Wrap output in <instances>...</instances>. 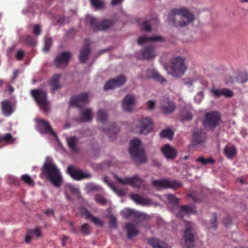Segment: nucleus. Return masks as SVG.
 <instances>
[{
	"label": "nucleus",
	"mask_w": 248,
	"mask_h": 248,
	"mask_svg": "<svg viewBox=\"0 0 248 248\" xmlns=\"http://www.w3.org/2000/svg\"><path fill=\"white\" fill-rule=\"evenodd\" d=\"M92 110L90 108L81 109L80 115L82 122H90L92 120Z\"/></svg>",
	"instance_id": "31"
},
{
	"label": "nucleus",
	"mask_w": 248,
	"mask_h": 248,
	"mask_svg": "<svg viewBox=\"0 0 248 248\" xmlns=\"http://www.w3.org/2000/svg\"><path fill=\"white\" fill-rule=\"evenodd\" d=\"M115 180L120 184L123 185H130L134 187H139L142 184L143 180L138 177L137 175L132 177L122 178L118 176H115Z\"/></svg>",
	"instance_id": "11"
},
{
	"label": "nucleus",
	"mask_w": 248,
	"mask_h": 248,
	"mask_svg": "<svg viewBox=\"0 0 248 248\" xmlns=\"http://www.w3.org/2000/svg\"><path fill=\"white\" fill-rule=\"evenodd\" d=\"M65 193H67V192H70L76 196H78L79 194V190L78 188L76 187L75 186L68 184L65 186ZM66 197L68 199H70L69 196L66 194Z\"/></svg>",
	"instance_id": "35"
},
{
	"label": "nucleus",
	"mask_w": 248,
	"mask_h": 248,
	"mask_svg": "<svg viewBox=\"0 0 248 248\" xmlns=\"http://www.w3.org/2000/svg\"><path fill=\"white\" fill-rule=\"evenodd\" d=\"M24 41L27 44L31 46H34L36 44L35 39L32 36L29 35L25 37Z\"/></svg>",
	"instance_id": "51"
},
{
	"label": "nucleus",
	"mask_w": 248,
	"mask_h": 248,
	"mask_svg": "<svg viewBox=\"0 0 248 248\" xmlns=\"http://www.w3.org/2000/svg\"><path fill=\"white\" fill-rule=\"evenodd\" d=\"M168 202L173 204L174 206H176L177 208H180L179 206L178 205L179 203V199L175 197L174 195L172 194H168L166 196Z\"/></svg>",
	"instance_id": "40"
},
{
	"label": "nucleus",
	"mask_w": 248,
	"mask_h": 248,
	"mask_svg": "<svg viewBox=\"0 0 248 248\" xmlns=\"http://www.w3.org/2000/svg\"><path fill=\"white\" fill-rule=\"evenodd\" d=\"M102 131H104L109 137L111 140H114L119 131V128L117 126L115 123L111 124L110 127L108 129H104L101 128Z\"/></svg>",
	"instance_id": "25"
},
{
	"label": "nucleus",
	"mask_w": 248,
	"mask_h": 248,
	"mask_svg": "<svg viewBox=\"0 0 248 248\" xmlns=\"http://www.w3.org/2000/svg\"><path fill=\"white\" fill-rule=\"evenodd\" d=\"M208 228H214L216 229L217 228V217L216 213L213 214V219L212 221L211 224L208 226Z\"/></svg>",
	"instance_id": "54"
},
{
	"label": "nucleus",
	"mask_w": 248,
	"mask_h": 248,
	"mask_svg": "<svg viewBox=\"0 0 248 248\" xmlns=\"http://www.w3.org/2000/svg\"><path fill=\"white\" fill-rule=\"evenodd\" d=\"M207 138V134L205 130L198 129L193 133L192 141L195 145H199L205 142Z\"/></svg>",
	"instance_id": "17"
},
{
	"label": "nucleus",
	"mask_w": 248,
	"mask_h": 248,
	"mask_svg": "<svg viewBox=\"0 0 248 248\" xmlns=\"http://www.w3.org/2000/svg\"><path fill=\"white\" fill-rule=\"evenodd\" d=\"M33 237L31 234L28 233L25 238V241L26 243H30Z\"/></svg>",
	"instance_id": "62"
},
{
	"label": "nucleus",
	"mask_w": 248,
	"mask_h": 248,
	"mask_svg": "<svg viewBox=\"0 0 248 248\" xmlns=\"http://www.w3.org/2000/svg\"><path fill=\"white\" fill-rule=\"evenodd\" d=\"M108 118V114L104 109H100L97 113V121L104 124Z\"/></svg>",
	"instance_id": "38"
},
{
	"label": "nucleus",
	"mask_w": 248,
	"mask_h": 248,
	"mask_svg": "<svg viewBox=\"0 0 248 248\" xmlns=\"http://www.w3.org/2000/svg\"><path fill=\"white\" fill-rule=\"evenodd\" d=\"M124 0H112L111 4L114 6L118 4H121L123 3Z\"/></svg>",
	"instance_id": "64"
},
{
	"label": "nucleus",
	"mask_w": 248,
	"mask_h": 248,
	"mask_svg": "<svg viewBox=\"0 0 248 248\" xmlns=\"http://www.w3.org/2000/svg\"><path fill=\"white\" fill-rule=\"evenodd\" d=\"M184 242H181L182 247L185 248H191L194 245V235L192 226L188 223L184 232Z\"/></svg>",
	"instance_id": "9"
},
{
	"label": "nucleus",
	"mask_w": 248,
	"mask_h": 248,
	"mask_svg": "<svg viewBox=\"0 0 248 248\" xmlns=\"http://www.w3.org/2000/svg\"><path fill=\"white\" fill-rule=\"evenodd\" d=\"M86 188L87 191L91 192L97 189V186L93 184H88L86 186Z\"/></svg>",
	"instance_id": "58"
},
{
	"label": "nucleus",
	"mask_w": 248,
	"mask_h": 248,
	"mask_svg": "<svg viewBox=\"0 0 248 248\" xmlns=\"http://www.w3.org/2000/svg\"><path fill=\"white\" fill-rule=\"evenodd\" d=\"M126 81V78L123 75L118 76L115 78L110 79L107 82L104 86V90L106 91L119 87L123 85Z\"/></svg>",
	"instance_id": "15"
},
{
	"label": "nucleus",
	"mask_w": 248,
	"mask_h": 248,
	"mask_svg": "<svg viewBox=\"0 0 248 248\" xmlns=\"http://www.w3.org/2000/svg\"><path fill=\"white\" fill-rule=\"evenodd\" d=\"M31 93L38 106L45 112H47L48 110V107L46 92L40 89H36L32 90Z\"/></svg>",
	"instance_id": "7"
},
{
	"label": "nucleus",
	"mask_w": 248,
	"mask_h": 248,
	"mask_svg": "<svg viewBox=\"0 0 248 248\" xmlns=\"http://www.w3.org/2000/svg\"><path fill=\"white\" fill-rule=\"evenodd\" d=\"M21 178L25 184L29 186H33L34 185V182L33 180L28 174L22 175Z\"/></svg>",
	"instance_id": "43"
},
{
	"label": "nucleus",
	"mask_w": 248,
	"mask_h": 248,
	"mask_svg": "<svg viewBox=\"0 0 248 248\" xmlns=\"http://www.w3.org/2000/svg\"><path fill=\"white\" fill-rule=\"evenodd\" d=\"M91 227L87 223L83 224L80 228V231L84 235H88L91 234Z\"/></svg>",
	"instance_id": "41"
},
{
	"label": "nucleus",
	"mask_w": 248,
	"mask_h": 248,
	"mask_svg": "<svg viewBox=\"0 0 248 248\" xmlns=\"http://www.w3.org/2000/svg\"><path fill=\"white\" fill-rule=\"evenodd\" d=\"M92 5L96 9H101L104 6V2L101 0H90Z\"/></svg>",
	"instance_id": "46"
},
{
	"label": "nucleus",
	"mask_w": 248,
	"mask_h": 248,
	"mask_svg": "<svg viewBox=\"0 0 248 248\" xmlns=\"http://www.w3.org/2000/svg\"><path fill=\"white\" fill-rule=\"evenodd\" d=\"M135 131L140 135H146L153 128V123L148 117H142L133 123Z\"/></svg>",
	"instance_id": "4"
},
{
	"label": "nucleus",
	"mask_w": 248,
	"mask_h": 248,
	"mask_svg": "<svg viewBox=\"0 0 248 248\" xmlns=\"http://www.w3.org/2000/svg\"><path fill=\"white\" fill-rule=\"evenodd\" d=\"M91 52L90 42L89 40H86L83 48L80 51L79 56L80 62L84 63L88 59V57Z\"/></svg>",
	"instance_id": "19"
},
{
	"label": "nucleus",
	"mask_w": 248,
	"mask_h": 248,
	"mask_svg": "<svg viewBox=\"0 0 248 248\" xmlns=\"http://www.w3.org/2000/svg\"><path fill=\"white\" fill-rule=\"evenodd\" d=\"M13 137L11 134L8 133L4 135L2 138H1V140H3L4 142H8L12 140Z\"/></svg>",
	"instance_id": "57"
},
{
	"label": "nucleus",
	"mask_w": 248,
	"mask_h": 248,
	"mask_svg": "<svg viewBox=\"0 0 248 248\" xmlns=\"http://www.w3.org/2000/svg\"><path fill=\"white\" fill-rule=\"evenodd\" d=\"M224 153L228 158H232L237 153V150L233 145H227L224 149Z\"/></svg>",
	"instance_id": "28"
},
{
	"label": "nucleus",
	"mask_w": 248,
	"mask_h": 248,
	"mask_svg": "<svg viewBox=\"0 0 248 248\" xmlns=\"http://www.w3.org/2000/svg\"><path fill=\"white\" fill-rule=\"evenodd\" d=\"M24 56V52L22 50H19L17 52L16 55V58L17 60L20 61L21 60Z\"/></svg>",
	"instance_id": "60"
},
{
	"label": "nucleus",
	"mask_w": 248,
	"mask_h": 248,
	"mask_svg": "<svg viewBox=\"0 0 248 248\" xmlns=\"http://www.w3.org/2000/svg\"><path fill=\"white\" fill-rule=\"evenodd\" d=\"M61 78V75L59 74L54 75L50 81V85L52 87V93H54V91L59 89L61 85L59 81Z\"/></svg>",
	"instance_id": "29"
},
{
	"label": "nucleus",
	"mask_w": 248,
	"mask_h": 248,
	"mask_svg": "<svg viewBox=\"0 0 248 248\" xmlns=\"http://www.w3.org/2000/svg\"><path fill=\"white\" fill-rule=\"evenodd\" d=\"M40 176L42 179L45 178L49 180L56 187H60L62 182L59 169L49 157H46V162L41 169Z\"/></svg>",
	"instance_id": "1"
},
{
	"label": "nucleus",
	"mask_w": 248,
	"mask_h": 248,
	"mask_svg": "<svg viewBox=\"0 0 248 248\" xmlns=\"http://www.w3.org/2000/svg\"><path fill=\"white\" fill-rule=\"evenodd\" d=\"M37 127L39 131L42 134H48L52 136L56 135L49 124L44 119L38 120Z\"/></svg>",
	"instance_id": "18"
},
{
	"label": "nucleus",
	"mask_w": 248,
	"mask_h": 248,
	"mask_svg": "<svg viewBox=\"0 0 248 248\" xmlns=\"http://www.w3.org/2000/svg\"><path fill=\"white\" fill-rule=\"evenodd\" d=\"M141 30L147 31H151L152 30V28L150 25V23L147 21H144L141 24Z\"/></svg>",
	"instance_id": "53"
},
{
	"label": "nucleus",
	"mask_w": 248,
	"mask_h": 248,
	"mask_svg": "<svg viewBox=\"0 0 248 248\" xmlns=\"http://www.w3.org/2000/svg\"><path fill=\"white\" fill-rule=\"evenodd\" d=\"M125 228L127 231V237L128 239H132L138 233V231L136 227L130 223H128L125 225Z\"/></svg>",
	"instance_id": "30"
},
{
	"label": "nucleus",
	"mask_w": 248,
	"mask_h": 248,
	"mask_svg": "<svg viewBox=\"0 0 248 248\" xmlns=\"http://www.w3.org/2000/svg\"><path fill=\"white\" fill-rule=\"evenodd\" d=\"M232 91L227 88H224V96L226 98H230L233 96Z\"/></svg>",
	"instance_id": "56"
},
{
	"label": "nucleus",
	"mask_w": 248,
	"mask_h": 248,
	"mask_svg": "<svg viewBox=\"0 0 248 248\" xmlns=\"http://www.w3.org/2000/svg\"><path fill=\"white\" fill-rule=\"evenodd\" d=\"M224 88L221 90L216 89H213L211 90V92L213 93V95L216 98H219L221 96H224Z\"/></svg>",
	"instance_id": "47"
},
{
	"label": "nucleus",
	"mask_w": 248,
	"mask_h": 248,
	"mask_svg": "<svg viewBox=\"0 0 248 248\" xmlns=\"http://www.w3.org/2000/svg\"><path fill=\"white\" fill-rule=\"evenodd\" d=\"M131 199L134 201L137 204L142 205H146L150 203L151 201L147 198H145L141 196L136 194H131Z\"/></svg>",
	"instance_id": "26"
},
{
	"label": "nucleus",
	"mask_w": 248,
	"mask_h": 248,
	"mask_svg": "<svg viewBox=\"0 0 248 248\" xmlns=\"http://www.w3.org/2000/svg\"><path fill=\"white\" fill-rule=\"evenodd\" d=\"M108 217L110 219L109 222V226L111 227L116 228L117 225L116 217L112 214L108 215Z\"/></svg>",
	"instance_id": "50"
},
{
	"label": "nucleus",
	"mask_w": 248,
	"mask_h": 248,
	"mask_svg": "<svg viewBox=\"0 0 248 248\" xmlns=\"http://www.w3.org/2000/svg\"><path fill=\"white\" fill-rule=\"evenodd\" d=\"M78 140V138L75 136L71 137L67 139L68 145L73 151L76 152L78 150L77 146Z\"/></svg>",
	"instance_id": "34"
},
{
	"label": "nucleus",
	"mask_w": 248,
	"mask_h": 248,
	"mask_svg": "<svg viewBox=\"0 0 248 248\" xmlns=\"http://www.w3.org/2000/svg\"><path fill=\"white\" fill-rule=\"evenodd\" d=\"M148 243L154 248H170L168 247L163 246L157 239H149Z\"/></svg>",
	"instance_id": "39"
},
{
	"label": "nucleus",
	"mask_w": 248,
	"mask_h": 248,
	"mask_svg": "<svg viewBox=\"0 0 248 248\" xmlns=\"http://www.w3.org/2000/svg\"><path fill=\"white\" fill-rule=\"evenodd\" d=\"M27 233L31 234L33 238H38L42 236V232L40 227L29 229L27 230Z\"/></svg>",
	"instance_id": "37"
},
{
	"label": "nucleus",
	"mask_w": 248,
	"mask_h": 248,
	"mask_svg": "<svg viewBox=\"0 0 248 248\" xmlns=\"http://www.w3.org/2000/svg\"><path fill=\"white\" fill-rule=\"evenodd\" d=\"M170 67V74L175 77H182L187 70L185 60L180 57H177L171 60Z\"/></svg>",
	"instance_id": "5"
},
{
	"label": "nucleus",
	"mask_w": 248,
	"mask_h": 248,
	"mask_svg": "<svg viewBox=\"0 0 248 248\" xmlns=\"http://www.w3.org/2000/svg\"><path fill=\"white\" fill-rule=\"evenodd\" d=\"M173 135V132L170 129L163 130L160 133V136L162 138H170Z\"/></svg>",
	"instance_id": "44"
},
{
	"label": "nucleus",
	"mask_w": 248,
	"mask_h": 248,
	"mask_svg": "<svg viewBox=\"0 0 248 248\" xmlns=\"http://www.w3.org/2000/svg\"><path fill=\"white\" fill-rule=\"evenodd\" d=\"M52 40L50 37L46 38L45 39L44 50L45 52H47L52 46Z\"/></svg>",
	"instance_id": "48"
},
{
	"label": "nucleus",
	"mask_w": 248,
	"mask_h": 248,
	"mask_svg": "<svg viewBox=\"0 0 248 248\" xmlns=\"http://www.w3.org/2000/svg\"><path fill=\"white\" fill-rule=\"evenodd\" d=\"M89 93H83L73 96L70 100V104L74 107L80 108L82 105L89 103Z\"/></svg>",
	"instance_id": "13"
},
{
	"label": "nucleus",
	"mask_w": 248,
	"mask_h": 248,
	"mask_svg": "<svg viewBox=\"0 0 248 248\" xmlns=\"http://www.w3.org/2000/svg\"><path fill=\"white\" fill-rule=\"evenodd\" d=\"M143 59L150 60L154 59L156 55L155 47L152 46H148L141 51Z\"/></svg>",
	"instance_id": "23"
},
{
	"label": "nucleus",
	"mask_w": 248,
	"mask_h": 248,
	"mask_svg": "<svg viewBox=\"0 0 248 248\" xmlns=\"http://www.w3.org/2000/svg\"><path fill=\"white\" fill-rule=\"evenodd\" d=\"M248 81V74L247 73H243L239 74L231 82L232 83L237 82L240 83H244Z\"/></svg>",
	"instance_id": "33"
},
{
	"label": "nucleus",
	"mask_w": 248,
	"mask_h": 248,
	"mask_svg": "<svg viewBox=\"0 0 248 248\" xmlns=\"http://www.w3.org/2000/svg\"><path fill=\"white\" fill-rule=\"evenodd\" d=\"M95 201L99 203L105 205L107 203L106 199L102 195L98 194L95 196Z\"/></svg>",
	"instance_id": "52"
},
{
	"label": "nucleus",
	"mask_w": 248,
	"mask_h": 248,
	"mask_svg": "<svg viewBox=\"0 0 248 248\" xmlns=\"http://www.w3.org/2000/svg\"><path fill=\"white\" fill-rule=\"evenodd\" d=\"M197 161L201 162L203 165H205L209 163L213 164L215 163V160L213 159L212 157L204 158L203 157H200L197 158Z\"/></svg>",
	"instance_id": "42"
},
{
	"label": "nucleus",
	"mask_w": 248,
	"mask_h": 248,
	"mask_svg": "<svg viewBox=\"0 0 248 248\" xmlns=\"http://www.w3.org/2000/svg\"><path fill=\"white\" fill-rule=\"evenodd\" d=\"M152 185L157 188L176 189L182 186L181 182L177 181H170L166 179L154 180Z\"/></svg>",
	"instance_id": "10"
},
{
	"label": "nucleus",
	"mask_w": 248,
	"mask_h": 248,
	"mask_svg": "<svg viewBox=\"0 0 248 248\" xmlns=\"http://www.w3.org/2000/svg\"><path fill=\"white\" fill-rule=\"evenodd\" d=\"M90 219L95 225L99 227H103L104 224L103 221H102L99 218L95 217H93L92 216V217L90 218Z\"/></svg>",
	"instance_id": "49"
},
{
	"label": "nucleus",
	"mask_w": 248,
	"mask_h": 248,
	"mask_svg": "<svg viewBox=\"0 0 248 248\" xmlns=\"http://www.w3.org/2000/svg\"><path fill=\"white\" fill-rule=\"evenodd\" d=\"M80 212L81 214L87 219H90L92 216L90 212L85 208H82L80 210Z\"/></svg>",
	"instance_id": "55"
},
{
	"label": "nucleus",
	"mask_w": 248,
	"mask_h": 248,
	"mask_svg": "<svg viewBox=\"0 0 248 248\" xmlns=\"http://www.w3.org/2000/svg\"><path fill=\"white\" fill-rule=\"evenodd\" d=\"M71 53L68 52H62L55 58V64L58 68H61L68 65L71 57Z\"/></svg>",
	"instance_id": "14"
},
{
	"label": "nucleus",
	"mask_w": 248,
	"mask_h": 248,
	"mask_svg": "<svg viewBox=\"0 0 248 248\" xmlns=\"http://www.w3.org/2000/svg\"><path fill=\"white\" fill-rule=\"evenodd\" d=\"M192 114L190 112H187L183 117L182 120L189 121L192 120Z\"/></svg>",
	"instance_id": "61"
},
{
	"label": "nucleus",
	"mask_w": 248,
	"mask_h": 248,
	"mask_svg": "<svg viewBox=\"0 0 248 248\" xmlns=\"http://www.w3.org/2000/svg\"><path fill=\"white\" fill-rule=\"evenodd\" d=\"M129 152L135 162L142 163L146 161L144 150L141 146V142L140 139H134L130 141Z\"/></svg>",
	"instance_id": "3"
},
{
	"label": "nucleus",
	"mask_w": 248,
	"mask_h": 248,
	"mask_svg": "<svg viewBox=\"0 0 248 248\" xmlns=\"http://www.w3.org/2000/svg\"><path fill=\"white\" fill-rule=\"evenodd\" d=\"M161 151L164 156L167 160H174L177 155V151L176 149L169 144L163 146L161 148Z\"/></svg>",
	"instance_id": "16"
},
{
	"label": "nucleus",
	"mask_w": 248,
	"mask_h": 248,
	"mask_svg": "<svg viewBox=\"0 0 248 248\" xmlns=\"http://www.w3.org/2000/svg\"><path fill=\"white\" fill-rule=\"evenodd\" d=\"M122 215L125 218H128L131 216L138 217L139 216V213L136 212L135 210L125 209L123 210L121 212Z\"/></svg>",
	"instance_id": "36"
},
{
	"label": "nucleus",
	"mask_w": 248,
	"mask_h": 248,
	"mask_svg": "<svg viewBox=\"0 0 248 248\" xmlns=\"http://www.w3.org/2000/svg\"><path fill=\"white\" fill-rule=\"evenodd\" d=\"M221 115L217 111H211L205 114L203 121V124L205 127L208 128L213 130L218 126L220 122Z\"/></svg>",
	"instance_id": "6"
},
{
	"label": "nucleus",
	"mask_w": 248,
	"mask_h": 248,
	"mask_svg": "<svg viewBox=\"0 0 248 248\" xmlns=\"http://www.w3.org/2000/svg\"><path fill=\"white\" fill-rule=\"evenodd\" d=\"M150 72L151 75H149L150 78L153 79L155 81H157L161 83H163V82L166 81V79L163 77L159 73L154 70H151Z\"/></svg>",
	"instance_id": "32"
},
{
	"label": "nucleus",
	"mask_w": 248,
	"mask_h": 248,
	"mask_svg": "<svg viewBox=\"0 0 248 248\" xmlns=\"http://www.w3.org/2000/svg\"><path fill=\"white\" fill-rule=\"evenodd\" d=\"M110 188L113 190L114 192L116 193L120 196H123L125 195V192L122 189L119 188L113 184H110L109 185Z\"/></svg>",
	"instance_id": "45"
},
{
	"label": "nucleus",
	"mask_w": 248,
	"mask_h": 248,
	"mask_svg": "<svg viewBox=\"0 0 248 248\" xmlns=\"http://www.w3.org/2000/svg\"><path fill=\"white\" fill-rule=\"evenodd\" d=\"M87 20L90 26L93 28L94 31H105L112 26L113 23L110 20H103L98 22L96 18L92 16L87 17Z\"/></svg>",
	"instance_id": "8"
},
{
	"label": "nucleus",
	"mask_w": 248,
	"mask_h": 248,
	"mask_svg": "<svg viewBox=\"0 0 248 248\" xmlns=\"http://www.w3.org/2000/svg\"><path fill=\"white\" fill-rule=\"evenodd\" d=\"M67 172L74 179L76 180H80L91 177V175L89 172H84L81 170L76 169L72 166L68 167Z\"/></svg>",
	"instance_id": "12"
},
{
	"label": "nucleus",
	"mask_w": 248,
	"mask_h": 248,
	"mask_svg": "<svg viewBox=\"0 0 248 248\" xmlns=\"http://www.w3.org/2000/svg\"><path fill=\"white\" fill-rule=\"evenodd\" d=\"M1 106L2 113L4 116H9L13 112L14 106L10 101H3L1 103Z\"/></svg>",
	"instance_id": "22"
},
{
	"label": "nucleus",
	"mask_w": 248,
	"mask_h": 248,
	"mask_svg": "<svg viewBox=\"0 0 248 248\" xmlns=\"http://www.w3.org/2000/svg\"><path fill=\"white\" fill-rule=\"evenodd\" d=\"M33 33L36 35H38L40 34L41 29H40V26L39 25L36 24L34 26L33 30Z\"/></svg>",
	"instance_id": "59"
},
{
	"label": "nucleus",
	"mask_w": 248,
	"mask_h": 248,
	"mask_svg": "<svg viewBox=\"0 0 248 248\" xmlns=\"http://www.w3.org/2000/svg\"><path fill=\"white\" fill-rule=\"evenodd\" d=\"M135 105V98L131 95H126L123 100L122 107L125 111H132Z\"/></svg>",
	"instance_id": "21"
},
{
	"label": "nucleus",
	"mask_w": 248,
	"mask_h": 248,
	"mask_svg": "<svg viewBox=\"0 0 248 248\" xmlns=\"http://www.w3.org/2000/svg\"><path fill=\"white\" fill-rule=\"evenodd\" d=\"M161 110L164 113H172L175 109V104L170 101L168 98H163L161 102Z\"/></svg>",
	"instance_id": "20"
},
{
	"label": "nucleus",
	"mask_w": 248,
	"mask_h": 248,
	"mask_svg": "<svg viewBox=\"0 0 248 248\" xmlns=\"http://www.w3.org/2000/svg\"><path fill=\"white\" fill-rule=\"evenodd\" d=\"M147 105L148 109L152 110L155 108V103L152 100H150L147 102Z\"/></svg>",
	"instance_id": "63"
},
{
	"label": "nucleus",
	"mask_w": 248,
	"mask_h": 248,
	"mask_svg": "<svg viewBox=\"0 0 248 248\" xmlns=\"http://www.w3.org/2000/svg\"><path fill=\"white\" fill-rule=\"evenodd\" d=\"M171 12L174 16V23L179 27H184L193 21L194 19L193 14L190 11L184 8L173 9Z\"/></svg>",
	"instance_id": "2"
},
{
	"label": "nucleus",
	"mask_w": 248,
	"mask_h": 248,
	"mask_svg": "<svg viewBox=\"0 0 248 248\" xmlns=\"http://www.w3.org/2000/svg\"><path fill=\"white\" fill-rule=\"evenodd\" d=\"M165 39L160 36L155 35L151 37L142 36L138 39V44L139 45H142L145 42H149L152 43L163 42Z\"/></svg>",
	"instance_id": "24"
},
{
	"label": "nucleus",
	"mask_w": 248,
	"mask_h": 248,
	"mask_svg": "<svg viewBox=\"0 0 248 248\" xmlns=\"http://www.w3.org/2000/svg\"><path fill=\"white\" fill-rule=\"evenodd\" d=\"M195 209L191 206L188 205H184L180 208L179 211L176 213V216L178 217L183 218L184 213L186 214H195Z\"/></svg>",
	"instance_id": "27"
}]
</instances>
